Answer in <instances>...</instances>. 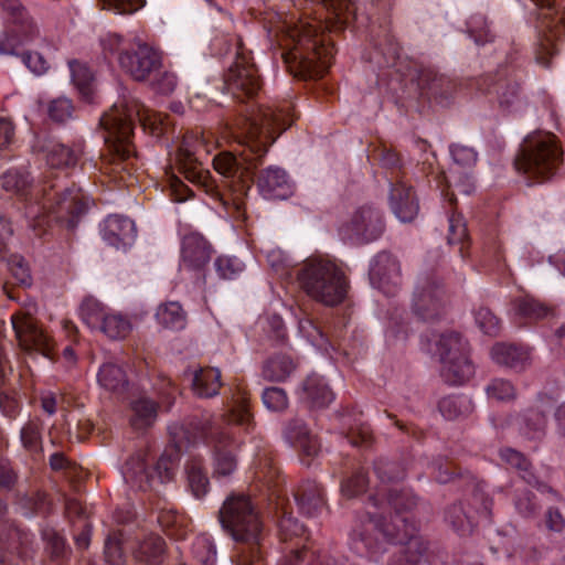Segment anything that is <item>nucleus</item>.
<instances>
[{
	"label": "nucleus",
	"mask_w": 565,
	"mask_h": 565,
	"mask_svg": "<svg viewBox=\"0 0 565 565\" xmlns=\"http://www.w3.org/2000/svg\"><path fill=\"white\" fill-rule=\"evenodd\" d=\"M291 124L288 108L266 107L256 117L243 118L237 124L242 143L248 148L239 153L223 151L214 157V170L227 180L232 189L235 217H244V196L249 190L253 170L256 168V159L264 156L269 143L276 139V130L281 132Z\"/></svg>",
	"instance_id": "obj_1"
},
{
	"label": "nucleus",
	"mask_w": 565,
	"mask_h": 565,
	"mask_svg": "<svg viewBox=\"0 0 565 565\" xmlns=\"http://www.w3.org/2000/svg\"><path fill=\"white\" fill-rule=\"evenodd\" d=\"M2 186L13 192L24 202L25 217L36 228L45 223V218L64 222L68 228H74L79 217L88 210V200L81 189L72 185L51 196V191L44 186H33L29 174L24 171L9 170L2 175Z\"/></svg>",
	"instance_id": "obj_2"
},
{
	"label": "nucleus",
	"mask_w": 565,
	"mask_h": 565,
	"mask_svg": "<svg viewBox=\"0 0 565 565\" xmlns=\"http://www.w3.org/2000/svg\"><path fill=\"white\" fill-rule=\"evenodd\" d=\"M281 57L296 76L321 77L331 64L333 50L326 44L320 23L299 18L286 22Z\"/></svg>",
	"instance_id": "obj_3"
},
{
	"label": "nucleus",
	"mask_w": 565,
	"mask_h": 565,
	"mask_svg": "<svg viewBox=\"0 0 565 565\" xmlns=\"http://www.w3.org/2000/svg\"><path fill=\"white\" fill-rule=\"evenodd\" d=\"M236 424L238 426L249 427L252 417L245 402L237 405L227 416H222L217 420L206 419L203 423L192 425L193 436L183 427H173L171 435L177 448L180 450L188 445L195 443L196 439L204 440L213 448L214 454V475L226 477L231 475L237 466L235 456V441L223 424Z\"/></svg>",
	"instance_id": "obj_4"
},
{
	"label": "nucleus",
	"mask_w": 565,
	"mask_h": 565,
	"mask_svg": "<svg viewBox=\"0 0 565 565\" xmlns=\"http://www.w3.org/2000/svg\"><path fill=\"white\" fill-rule=\"evenodd\" d=\"M139 100L129 99L125 103L116 104L111 109L100 118V125L106 131L105 142L111 157V164L115 167L110 172H116L121 163H128L134 158V147L131 136L134 131L135 118L146 125H153L157 119Z\"/></svg>",
	"instance_id": "obj_5"
},
{
	"label": "nucleus",
	"mask_w": 565,
	"mask_h": 565,
	"mask_svg": "<svg viewBox=\"0 0 565 565\" xmlns=\"http://www.w3.org/2000/svg\"><path fill=\"white\" fill-rule=\"evenodd\" d=\"M301 290L313 301L327 307L342 303L348 295L349 279L341 264L329 258H310L299 269Z\"/></svg>",
	"instance_id": "obj_6"
},
{
	"label": "nucleus",
	"mask_w": 565,
	"mask_h": 565,
	"mask_svg": "<svg viewBox=\"0 0 565 565\" xmlns=\"http://www.w3.org/2000/svg\"><path fill=\"white\" fill-rule=\"evenodd\" d=\"M562 151L554 135L539 132L526 137L514 164L529 180L544 182L555 174Z\"/></svg>",
	"instance_id": "obj_7"
},
{
	"label": "nucleus",
	"mask_w": 565,
	"mask_h": 565,
	"mask_svg": "<svg viewBox=\"0 0 565 565\" xmlns=\"http://www.w3.org/2000/svg\"><path fill=\"white\" fill-rule=\"evenodd\" d=\"M220 521L235 541L258 543L262 522L250 501L244 495H233L224 502Z\"/></svg>",
	"instance_id": "obj_8"
},
{
	"label": "nucleus",
	"mask_w": 565,
	"mask_h": 565,
	"mask_svg": "<svg viewBox=\"0 0 565 565\" xmlns=\"http://www.w3.org/2000/svg\"><path fill=\"white\" fill-rule=\"evenodd\" d=\"M436 345L441 363L440 373L447 383L460 385L473 375L475 367L468 358L467 343L459 334H441Z\"/></svg>",
	"instance_id": "obj_9"
},
{
	"label": "nucleus",
	"mask_w": 565,
	"mask_h": 565,
	"mask_svg": "<svg viewBox=\"0 0 565 565\" xmlns=\"http://www.w3.org/2000/svg\"><path fill=\"white\" fill-rule=\"evenodd\" d=\"M201 151H211L206 138L193 132L185 135L175 156L177 167L190 182L209 188L211 174L200 161Z\"/></svg>",
	"instance_id": "obj_10"
},
{
	"label": "nucleus",
	"mask_w": 565,
	"mask_h": 565,
	"mask_svg": "<svg viewBox=\"0 0 565 565\" xmlns=\"http://www.w3.org/2000/svg\"><path fill=\"white\" fill-rule=\"evenodd\" d=\"M385 224L382 212L373 206L360 207L349 223L340 230L344 243L365 245L376 241L384 233Z\"/></svg>",
	"instance_id": "obj_11"
},
{
	"label": "nucleus",
	"mask_w": 565,
	"mask_h": 565,
	"mask_svg": "<svg viewBox=\"0 0 565 565\" xmlns=\"http://www.w3.org/2000/svg\"><path fill=\"white\" fill-rule=\"evenodd\" d=\"M81 316L92 330H99L113 340L126 338L131 330V324L126 317L107 311L98 300L93 298L83 301Z\"/></svg>",
	"instance_id": "obj_12"
},
{
	"label": "nucleus",
	"mask_w": 565,
	"mask_h": 565,
	"mask_svg": "<svg viewBox=\"0 0 565 565\" xmlns=\"http://www.w3.org/2000/svg\"><path fill=\"white\" fill-rule=\"evenodd\" d=\"M118 63L135 81H146L161 68V54L147 43L138 41L131 51L119 54Z\"/></svg>",
	"instance_id": "obj_13"
},
{
	"label": "nucleus",
	"mask_w": 565,
	"mask_h": 565,
	"mask_svg": "<svg viewBox=\"0 0 565 565\" xmlns=\"http://www.w3.org/2000/svg\"><path fill=\"white\" fill-rule=\"evenodd\" d=\"M227 90L237 99L253 97L260 88V79L252 58L237 52L235 62L228 68L225 77Z\"/></svg>",
	"instance_id": "obj_14"
},
{
	"label": "nucleus",
	"mask_w": 565,
	"mask_h": 565,
	"mask_svg": "<svg viewBox=\"0 0 565 565\" xmlns=\"http://www.w3.org/2000/svg\"><path fill=\"white\" fill-rule=\"evenodd\" d=\"M11 323L19 345L25 353L52 358V340L36 326L30 315L15 313L11 317Z\"/></svg>",
	"instance_id": "obj_15"
},
{
	"label": "nucleus",
	"mask_w": 565,
	"mask_h": 565,
	"mask_svg": "<svg viewBox=\"0 0 565 565\" xmlns=\"http://www.w3.org/2000/svg\"><path fill=\"white\" fill-rule=\"evenodd\" d=\"M446 291L434 276L424 274L416 282L413 306L423 318H434L446 302Z\"/></svg>",
	"instance_id": "obj_16"
},
{
	"label": "nucleus",
	"mask_w": 565,
	"mask_h": 565,
	"mask_svg": "<svg viewBox=\"0 0 565 565\" xmlns=\"http://www.w3.org/2000/svg\"><path fill=\"white\" fill-rule=\"evenodd\" d=\"M532 1L542 9H546V12L542 14V28L545 30L546 34L536 53V61L547 67L548 56L553 55V39L559 38L561 34L565 32V17L552 8L555 0Z\"/></svg>",
	"instance_id": "obj_17"
},
{
	"label": "nucleus",
	"mask_w": 565,
	"mask_h": 565,
	"mask_svg": "<svg viewBox=\"0 0 565 565\" xmlns=\"http://www.w3.org/2000/svg\"><path fill=\"white\" fill-rule=\"evenodd\" d=\"M370 279L372 285L383 292H395L401 281V269L388 252L382 250L375 256L370 269Z\"/></svg>",
	"instance_id": "obj_18"
},
{
	"label": "nucleus",
	"mask_w": 565,
	"mask_h": 565,
	"mask_svg": "<svg viewBox=\"0 0 565 565\" xmlns=\"http://www.w3.org/2000/svg\"><path fill=\"white\" fill-rule=\"evenodd\" d=\"M100 235L105 244L113 247H127L136 242L137 228L132 220L114 214L104 220L100 225Z\"/></svg>",
	"instance_id": "obj_19"
},
{
	"label": "nucleus",
	"mask_w": 565,
	"mask_h": 565,
	"mask_svg": "<svg viewBox=\"0 0 565 565\" xmlns=\"http://www.w3.org/2000/svg\"><path fill=\"white\" fill-rule=\"evenodd\" d=\"M257 186L262 195L267 200H286L294 193V188L287 173L282 169L275 167L267 168L260 172Z\"/></svg>",
	"instance_id": "obj_20"
},
{
	"label": "nucleus",
	"mask_w": 565,
	"mask_h": 565,
	"mask_svg": "<svg viewBox=\"0 0 565 565\" xmlns=\"http://www.w3.org/2000/svg\"><path fill=\"white\" fill-rule=\"evenodd\" d=\"M390 204L393 213L402 222L413 221L419 210L418 202L412 192V188L407 186L403 181H397L392 185L390 192Z\"/></svg>",
	"instance_id": "obj_21"
},
{
	"label": "nucleus",
	"mask_w": 565,
	"mask_h": 565,
	"mask_svg": "<svg viewBox=\"0 0 565 565\" xmlns=\"http://www.w3.org/2000/svg\"><path fill=\"white\" fill-rule=\"evenodd\" d=\"M301 398L311 407L328 406L333 399V393L316 374L309 375L301 385Z\"/></svg>",
	"instance_id": "obj_22"
},
{
	"label": "nucleus",
	"mask_w": 565,
	"mask_h": 565,
	"mask_svg": "<svg viewBox=\"0 0 565 565\" xmlns=\"http://www.w3.org/2000/svg\"><path fill=\"white\" fill-rule=\"evenodd\" d=\"M285 437L291 444L297 445L302 454L308 457H313L319 452V441L300 419L289 422L285 429Z\"/></svg>",
	"instance_id": "obj_23"
},
{
	"label": "nucleus",
	"mask_w": 565,
	"mask_h": 565,
	"mask_svg": "<svg viewBox=\"0 0 565 565\" xmlns=\"http://www.w3.org/2000/svg\"><path fill=\"white\" fill-rule=\"evenodd\" d=\"M492 360L512 369H523L530 362L529 351L513 344L497 343L491 350Z\"/></svg>",
	"instance_id": "obj_24"
},
{
	"label": "nucleus",
	"mask_w": 565,
	"mask_h": 565,
	"mask_svg": "<svg viewBox=\"0 0 565 565\" xmlns=\"http://www.w3.org/2000/svg\"><path fill=\"white\" fill-rule=\"evenodd\" d=\"M297 369L291 356L282 353L268 358L263 365V376L270 382L286 381Z\"/></svg>",
	"instance_id": "obj_25"
},
{
	"label": "nucleus",
	"mask_w": 565,
	"mask_h": 565,
	"mask_svg": "<svg viewBox=\"0 0 565 565\" xmlns=\"http://www.w3.org/2000/svg\"><path fill=\"white\" fill-rule=\"evenodd\" d=\"M295 498L300 511L309 516L315 515L323 507L321 489L312 481L302 483L298 488Z\"/></svg>",
	"instance_id": "obj_26"
},
{
	"label": "nucleus",
	"mask_w": 565,
	"mask_h": 565,
	"mask_svg": "<svg viewBox=\"0 0 565 565\" xmlns=\"http://www.w3.org/2000/svg\"><path fill=\"white\" fill-rule=\"evenodd\" d=\"M221 387V373L217 369L205 367L195 372L192 382L193 392L200 397H213Z\"/></svg>",
	"instance_id": "obj_27"
},
{
	"label": "nucleus",
	"mask_w": 565,
	"mask_h": 565,
	"mask_svg": "<svg viewBox=\"0 0 565 565\" xmlns=\"http://www.w3.org/2000/svg\"><path fill=\"white\" fill-rule=\"evenodd\" d=\"M98 383L102 387L114 394H122L128 386L125 371L114 363L102 365L98 373Z\"/></svg>",
	"instance_id": "obj_28"
},
{
	"label": "nucleus",
	"mask_w": 565,
	"mask_h": 565,
	"mask_svg": "<svg viewBox=\"0 0 565 565\" xmlns=\"http://www.w3.org/2000/svg\"><path fill=\"white\" fill-rule=\"evenodd\" d=\"M159 324L171 330H181L186 324V313L178 301L160 305L156 312Z\"/></svg>",
	"instance_id": "obj_29"
},
{
	"label": "nucleus",
	"mask_w": 565,
	"mask_h": 565,
	"mask_svg": "<svg viewBox=\"0 0 565 565\" xmlns=\"http://www.w3.org/2000/svg\"><path fill=\"white\" fill-rule=\"evenodd\" d=\"M158 405L146 397L139 398L131 404L132 415L130 424L135 430H143L150 427L157 418Z\"/></svg>",
	"instance_id": "obj_30"
},
{
	"label": "nucleus",
	"mask_w": 565,
	"mask_h": 565,
	"mask_svg": "<svg viewBox=\"0 0 565 565\" xmlns=\"http://www.w3.org/2000/svg\"><path fill=\"white\" fill-rule=\"evenodd\" d=\"M45 159L51 168L73 167L77 161V152L63 143L49 141L44 147Z\"/></svg>",
	"instance_id": "obj_31"
},
{
	"label": "nucleus",
	"mask_w": 565,
	"mask_h": 565,
	"mask_svg": "<svg viewBox=\"0 0 565 565\" xmlns=\"http://www.w3.org/2000/svg\"><path fill=\"white\" fill-rule=\"evenodd\" d=\"M164 551V541L158 535L150 534L138 544L135 555L141 562L158 564Z\"/></svg>",
	"instance_id": "obj_32"
},
{
	"label": "nucleus",
	"mask_w": 565,
	"mask_h": 565,
	"mask_svg": "<svg viewBox=\"0 0 565 565\" xmlns=\"http://www.w3.org/2000/svg\"><path fill=\"white\" fill-rule=\"evenodd\" d=\"M158 522L163 531L175 540H182L186 536L189 521L173 510H162L158 516Z\"/></svg>",
	"instance_id": "obj_33"
},
{
	"label": "nucleus",
	"mask_w": 565,
	"mask_h": 565,
	"mask_svg": "<svg viewBox=\"0 0 565 565\" xmlns=\"http://www.w3.org/2000/svg\"><path fill=\"white\" fill-rule=\"evenodd\" d=\"M124 476L128 482H132L139 489L146 490L151 486L147 472V465L141 454H138L126 462Z\"/></svg>",
	"instance_id": "obj_34"
},
{
	"label": "nucleus",
	"mask_w": 565,
	"mask_h": 565,
	"mask_svg": "<svg viewBox=\"0 0 565 565\" xmlns=\"http://www.w3.org/2000/svg\"><path fill=\"white\" fill-rule=\"evenodd\" d=\"M70 70L72 73V79L75 86L78 88L79 93L85 97L89 98L93 93V81L94 75L89 67L81 62L72 61L70 62Z\"/></svg>",
	"instance_id": "obj_35"
},
{
	"label": "nucleus",
	"mask_w": 565,
	"mask_h": 565,
	"mask_svg": "<svg viewBox=\"0 0 565 565\" xmlns=\"http://www.w3.org/2000/svg\"><path fill=\"white\" fill-rule=\"evenodd\" d=\"M0 541V563H2L7 553L19 551L28 541V535L15 526H9L7 532L4 530L1 531Z\"/></svg>",
	"instance_id": "obj_36"
},
{
	"label": "nucleus",
	"mask_w": 565,
	"mask_h": 565,
	"mask_svg": "<svg viewBox=\"0 0 565 565\" xmlns=\"http://www.w3.org/2000/svg\"><path fill=\"white\" fill-rule=\"evenodd\" d=\"M514 307L518 315L531 319H542L551 312L548 307L529 296L516 300Z\"/></svg>",
	"instance_id": "obj_37"
},
{
	"label": "nucleus",
	"mask_w": 565,
	"mask_h": 565,
	"mask_svg": "<svg viewBox=\"0 0 565 565\" xmlns=\"http://www.w3.org/2000/svg\"><path fill=\"white\" fill-rule=\"evenodd\" d=\"M192 555L202 565H214L216 551L209 537L198 536L192 543Z\"/></svg>",
	"instance_id": "obj_38"
},
{
	"label": "nucleus",
	"mask_w": 565,
	"mask_h": 565,
	"mask_svg": "<svg viewBox=\"0 0 565 565\" xmlns=\"http://www.w3.org/2000/svg\"><path fill=\"white\" fill-rule=\"evenodd\" d=\"M265 407L273 412H282L288 407V396L284 388L267 387L262 394Z\"/></svg>",
	"instance_id": "obj_39"
},
{
	"label": "nucleus",
	"mask_w": 565,
	"mask_h": 565,
	"mask_svg": "<svg viewBox=\"0 0 565 565\" xmlns=\"http://www.w3.org/2000/svg\"><path fill=\"white\" fill-rule=\"evenodd\" d=\"M26 26L24 23L20 28H14L9 32L0 36V54H18V49L22 43L20 39V32H24ZM29 34H25L24 39L28 40L31 36L32 29L28 25Z\"/></svg>",
	"instance_id": "obj_40"
},
{
	"label": "nucleus",
	"mask_w": 565,
	"mask_h": 565,
	"mask_svg": "<svg viewBox=\"0 0 565 565\" xmlns=\"http://www.w3.org/2000/svg\"><path fill=\"white\" fill-rule=\"evenodd\" d=\"M8 268L13 278L24 287H30L32 284V276L29 264L24 258L18 254L10 257L8 262Z\"/></svg>",
	"instance_id": "obj_41"
},
{
	"label": "nucleus",
	"mask_w": 565,
	"mask_h": 565,
	"mask_svg": "<svg viewBox=\"0 0 565 565\" xmlns=\"http://www.w3.org/2000/svg\"><path fill=\"white\" fill-rule=\"evenodd\" d=\"M439 409L447 419H456L469 412V405L461 397H446L439 402Z\"/></svg>",
	"instance_id": "obj_42"
},
{
	"label": "nucleus",
	"mask_w": 565,
	"mask_h": 565,
	"mask_svg": "<svg viewBox=\"0 0 565 565\" xmlns=\"http://www.w3.org/2000/svg\"><path fill=\"white\" fill-rule=\"evenodd\" d=\"M447 239L449 245H462L468 241L467 226L460 214H452L449 217Z\"/></svg>",
	"instance_id": "obj_43"
},
{
	"label": "nucleus",
	"mask_w": 565,
	"mask_h": 565,
	"mask_svg": "<svg viewBox=\"0 0 565 565\" xmlns=\"http://www.w3.org/2000/svg\"><path fill=\"white\" fill-rule=\"evenodd\" d=\"M21 441L23 447L36 452L41 449V431L40 426L34 422H29L21 429Z\"/></svg>",
	"instance_id": "obj_44"
},
{
	"label": "nucleus",
	"mask_w": 565,
	"mask_h": 565,
	"mask_svg": "<svg viewBox=\"0 0 565 565\" xmlns=\"http://www.w3.org/2000/svg\"><path fill=\"white\" fill-rule=\"evenodd\" d=\"M476 322L486 334L497 335L499 333L500 321L488 308H480L476 312Z\"/></svg>",
	"instance_id": "obj_45"
},
{
	"label": "nucleus",
	"mask_w": 565,
	"mask_h": 565,
	"mask_svg": "<svg viewBox=\"0 0 565 565\" xmlns=\"http://www.w3.org/2000/svg\"><path fill=\"white\" fill-rule=\"evenodd\" d=\"M489 398L497 401H510L515 396L514 386L501 379L493 380L487 387Z\"/></svg>",
	"instance_id": "obj_46"
},
{
	"label": "nucleus",
	"mask_w": 565,
	"mask_h": 565,
	"mask_svg": "<svg viewBox=\"0 0 565 565\" xmlns=\"http://www.w3.org/2000/svg\"><path fill=\"white\" fill-rule=\"evenodd\" d=\"M367 486V479L363 471H358L354 476L347 479L341 487L342 493L349 498L364 492Z\"/></svg>",
	"instance_id": "obj_47"
},
{
	"label": "nucleus",
	"mask_w": 565,
	"mask_h": 565,
	"mask_svg": "<svg viewBox=\"0 0 565 565\" xmlns=\"http://www.w3.org/2000/svg\"><path fill=\"white\" fill-rule=\"evenodd\" d=\"M73 105L66 98L54 99L49 106V116L51 119L63 122L72 116Z\"/></svg>",
	"instance_id": "obj_48"
},
{
	"label": "nucleus",
	"mask_w": 565,
	"mask_h": 565,
	"mask_svg": "<svg viewBox=\"0 0 565 565\" xmlns=\"http://www.w3.org/2000/svg\"><path fill=\"white\" fill-rule=\"evenodd\" d=\"M189 484L196 498L203 497L207 491L209 480L199 467H191L188 472Z\"/></svg>",
	"instance_id": "obj_49"
},
{
	"label": "nucleus",
	"mask_w": 565,
	"mask_h": 565,
	"mask_svg": "<svg viewBox=\"0 0 565 565\" xmlns=\"http://www.w3.org/2000/svg\"><path fill=\"white\" fill-rule=\"evenodd\" d=\"M216 268L223 278H232L242 271L244 264L236 257L221 256L216 259Z\"/></svg>",
	"instance_id": "obj_50"
},
{
	"label": "nucleus",
	"mask_w": 565,
	"mask_h": 565,
	"mask_svg": "<svg viewBox=\"0 0 565 565\" xmlns=\"http://www.w3.org/2000/svg\"><path fill=\"white\" fill-rule=\"evenodd\" d=\"M280 533L284 540L302 536L306 532L305 526L291 515H284L279 522Z\"/></svg>",
	"instance_id": "obj_51"
},
{
	"label": "nucleus",
	"mask_w": 565,
	"mask_h": 565,
	"mask_svg": "<svg viewBox=\"0 0 565 565\" xmlns=\"http://www.w3.org/2000/svg\"><path fill=\"white\" fill-rule=\"evenodd\" d=\"M324 8L331 11L341 23H347L351 15V3L349 0H321Z\"/></svg>",
	"instance_id": "obj_52"
},
{
	"label": "nucleus",
	"mask_w": 565,
	"mask_h": 565,
	"mask_svg": "<svg viewBox=\"0 0 565 565\" xmlns=\"http://www.w3.org/2000/svg\"><path fill=\"white\" fill-rule=\"evenodd\" d=\"M104 9L118 13H131L143 6V0H100Z\"/></svg>",
	"instance_id": "obj_53"
},
{
	"label": "nucleus",
	"mask_w": 565,
	"mask_h": 565,
	"mask_svg": "<svg viewBox=\"0 0 565 565\" xmlns=\"http://www.w3.org/2000/svg\"><path fill=\"white\" fill-rule=\"evenodd\" d=\"M451 156L454 161L460 166L470 167L477 161L476 151L467 146L462 145H454L450 148Z\"/></svg>",
	"instance_id": "obj_54"
},
{
	"label": "nucleus",
	"mask_w": 565,
	"mask_h": 565,
	"mask_svg": "<svg viewBox=\"0 0 565 565\" xmlns=\"http://www.w3.org/2000/svg\"><path fill=\"white\" fill-rule=\"evenodd\" d=\"M22 61L36 75L45 73L49 68L47 61L40 53H23Z\"/></svg>",
	"instance_id": "obj_55"
},
{
	"label": "nucleus",
	"mask_w": 565,
	"mask_h": 565,
	"mask_svg": "<svg viewBox=\"0 0 565 565\" xmlns=\"http://www.w3.org/2000/svg\"><path fill=\"white\" fill-rule=\"evenodd\" d=\"M105 556L110 565H120L122 563V550L119 540L116 536H109L105 544Z\"/></svg>",
	"instance_id": "obj_56"
},
{
	"label": "nucleus",
	"mask_w": 565,
	"mask_h": 565,
	"mask_svg": "<svg viewBox=\"0 0 565 565\" xmlns=\"http://www.w3.org/2000/svg\"><path fill=\"white\" fill-rule=\"evenodd\" d=\"M443 78L430 67L422 68L418 74V85L423 88L437 90Z\"/></svg>",
	"instance_id": "obj_57"
},
{
	"label": "nucleus",
	"mask_w": 565,
	"mask_h": 565,
	"mask_svg": "<svg viewBox=\"0 0 565 565\" xmlns=\"http://www.w3.org/2000/svg\"><path fill=\"white\" fill-rule=\"evenodd\" d=\"M152 76H154V85L160 93L169 94L174 89L177 82L173 74L161 72V68H159L158 73L152 74Z\"/></svg>",
	"instance_id": "obj_58"
},
{
	"label": "nucleus",
	"mask_w": 565,
	"mask_h": 565,
	"mask_svg": "<svg viewBox=\"0 0 565 565\" xmlns=\"http://www.w3.org/2000/svg\"><path fill=\"white\" fill-rule=\"evenodd\" d=\"M0 6L13 20L24 23V10L19 0H0Z\"/></svg>",
	"instance_id": "obj_59"
},
{
	"label": "nucleus",
	"mask_w": 565,
	"mask_h": 565,
	"mask_svg": "<svg viewBox=\"0 0 565 565\" xmlns=\"http://www.w3.org/2000/svg\"><path fill=\"white\" fill-rule=\"evenodd\" d=\"M395 470L396 466L393 462H380L375 466V473L382 483L403 478V473L394 475Z\"/></svg>",
	"instance_id": "obj_60"
},
{
	"label": "nucleus",
	"mask_w": 565,
	"mask_h": 565,
	"mask_svg": "<svg viewBox=\"0 0 565 565\" xmlns=\"http://www.w3.org/2000/svg\"><path fill=\"white\" fill-rule=\"evenodd\" d=\"M501 457L512 467L516 469L526 471L529 468L527 460L523 457L522 454L513 450V449H504L501 451Z\"/></svg>",
	"instance_id": "obj_61"
},
{
	"label": "nucleus",
	"mask_w": 565,
	"mask_h": 565,
	"mask_svg": "<svg viewBox=\"0 0 565 565\" xmlns=\"http://www.w3.org/2000/svg\"><path fill=\"white\" fill-rule=\"evenodd\" d=\"M174 469V461L171 456L163 455L157 462L156 470L159 475L161 482L168 481L172 478Z\"/></svg>",
	"instance_id": "obj_62"
},
{
	"label": "nucleus",
	"mask_w": 565,
	"mask_h": 565,
	"mask_svg": "<svg viewBox=\"0 0 565 565\" xmlns=\"http://www.w3.org/2000/svg\"><path fill=\"white\" fill-rule=\"evenodd\" d=\"M122 44H124V39L121 35L117 34V33H110V34H107L106 36H104L102 39V46L104 49L105 52L107 53H121V52H125L122 50Z\"/></svg>",
	"instance_id": "obj_63"
},
{
	"label": "nucleus",
	"mask_w": 565,
	"mask_h": 565,
	"mask_svg": "<svg viewBox=\"0 0 565 565\" xmlns=\"http://www.w3.org/2000/svg\"><path fill=\"white\" fill-rule=\"evenodd\" d=\"M519 96V87L515 84L508 85L499 92V104L502 108H510Z\"/></svg>",
	"instance_id": "obj_64"
}]
</instances>
